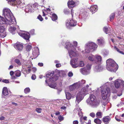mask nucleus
Masks as SVG:
<instances>
[{
    "mask_svg": "<svg viewBox=\"0 0 124 124\" xmlns=\"http://www.w3.org/2000/svg\"><path fill=\"white\" fill-rule=\"evenodd\" d=\"M89 86L88 85H87L86 87H84L78 92L76 97V103L78 104L83 99L84 96L88 94L89 93H90L91 90L90 88L88 89Z\"/></svg>",
    "mask_w": 124,
    "mask_h": 124,
    "instance_id": "f257e3e1",
    "label": "nucleus"
},
{
    "mask_svg": "<svg viewBox=\"0 0 124 124\" xmlns=\"http://www.w3.org/2000/svg\"><path fill=\"white\" fill-rule=\"evenodd\" d=\"M3 15L4 16L6 19L9 20L11 25H15L16 24L15 18L10 10L8 8H6L3 10Z\"/></svg>",
    "mask_w": 124,
    "mask_h": 124,
    "instance_id": "f03ea898",
    "label": "nucleus"
},
{
    "mask_svg": "<svg viewBox=\"0 0 124 124\" xmlns=\"http://www.w3.org/2000/svg\"><path fill=\"white\" fill-rule=\"evenodd\" d=\"M106 68L107 69L111 72H115L118 68V65L114 61L111 59H109L106 61Z\"/></svg>",
    "mask_w": 124,
    "mask_h": 124,
    "instance_id": "7ed1b4c3",
    "label": "nucleus"
},
{
    "mask_svg": "<svg viewBox=\"0 0 124 124\" xmlns=\"http://www.w3.org/2000/svg\"><path fill=\"white\" fill-rule=\"evenodd\" d=\"M86 102L88 105L93 107H97L99 104V102L95 96L92 94H90L89 98L86 101Z\"/></svg>",
    "mask_w": 124,
    "mask_h": 124,
    "instance_id": "20e7f679",
    "label": "nucleus"
},
{
    "mask_svg": "<svg viewBox=\"0 0 124 124\" xmlns=\"http://www.w3.org/2000/svg\"><path fill=\"white\" fill-rule=\"evenodd\" d=\"M66 46L65 47L68 50V53L70 58H72L76 56L77 53L75 47L72 46L70 42L66 43Z\"/></svg>",
    "mask_w": 124,
    "mask_h": 124,
    "instance_id": "39448f33",
    "label": "nucleus"
},
{
    "mask_svg": "<svg viewBox=\"0 0 124 124\" xmlns=\"http://www.w3.org/2000/svg\"><path fill=\"white\" fill-rule=\"evenodd\" d=\"M97 47V45L95 43L89 42L87 43L85 46V51L86 53H89L94 50Z\"/></svg>",
    "mask_w": 124,
    "mask_h": 124,
    "instance_id": "423d86ee",
    "label": "nucleus"
},
{
    "mask_svg": "<svg viewBox=\"0 0 124 124\" xmlns=\"http://www.w3.org/2000/svg\"><path fill=\"white\" fill-rule=\"evenodd\" d=\"M78 58H74L71 60L70 63L73 68H76L78 66L82 67L84 65V63L82 61H80L78 64Z\"/></svg>",
    "mask_w": 124,
    "mask_h": 124,
    "instance_id": "0eeeda50",
    "label": "nucleus"
},
{
    "mask_svg": "<svg viewBox=\"0 0 124 124\" xmlns=\"http://www.w3.org/2000/svg\"><path fill=\"white\" fill-rule=\"evenodd\" d=\"M101 96L102 99L105 100L108 98L110 95V90L106 86L104 87V89L101 90Z\"/></svg>",
    "mask_w": 124,
    "mask_h": 124,
    "instance_id": "6e6552de",
    "label": "nucleus"
},
{
    "mask_svg": "<svg viewBox=\"0 0 124 124\" xmlns=\"http://www.w3.org/2000/svg\"><path fill=\"white\" fill-rule=\"evenodd\" d=\"M66 26L68 28H70V26H74L77 24L76 21L72 19L66 21Z\"/></svg>",
    "mask_w": 124,
    "mask_h": 124,
    "instance_id": "1a4fd4ad",
    "label": "nucleus"
},
{
    "mask_svg": "<svg viewBox=\"0 0 124 124\" xmlns=\"http://www.w3.org/2000/svg\"><path fill=\"white\" fill-rule=\"evenodd\" d=\"M121 85H122L123 86H124V81L119 79L115 80L114 85L116 88H119Z\"/></svg>",
    "mask_w": 124,
    "mask_h": 124,
    "instance_id": "9d476101",
    "label": "nucleus"
},
{
    "mask_svg": "<svg viewBox=\"0 0 124 124\" xmlns=\"http://www.w3.org/2000/svg\"><path fill=\"white\" fill-rule=\"evenodd\" d=\"M9 20L6 19L5 18H4L0 16V24H6L7 25H11V23Z\"/></svg>",
    "mask_w": 124,
    "mask_h": 124,
    "instance_id": "9b49d317",
    "label": "nucleus"
},
{
    "mask_svg": "<svg viewBox=\"0 0 124 124\" xmlns=\"http://www.w3.org/2000/svg\"><path fill=\"white\" fill-rule=\"evenodd\" d=\"M19 35L23 37L24 39L27 40V41H29L30 38V34L29 33L25 32H20L18 33Z\"/></svg>",
    "mask_w": 124,
    "mask_h": 124,
    "instance_id": "f8f14e48",
    "label": "nucleus"
},
{
    "mask_svg": "<svg viewBox=\"0 0 124 124\" xmlns=\"http://www.w3.org/2000/svg\"><path fill=\"white\" fill-rule=\"evenodd\" d=\"M15 48L19 51H21L23 48V44L20 42L17 43L14 45Z\"/></svg>",
    "mask_w": 124,
    "mask_h": 124,
    "instance_id": "ddd939ff",
    "label": "nucleus"
},
{
    "mask_svg": "<svg viewBox=\"0 0 124 124\" xmlns=\"http://www.w3.org/2000/svg\"><path fill=\"white\" fill-rule=\"evenodd\" d=\"M104 69L103 66L100 64L96 66L94 69V71L96 72H100L102 71Z\"/></svg>",
    "mask_w": 124,
    "mask_h": 124,
    "instance_id": "4468645a",
    "label": "nucleus"
},
{
    "mask_svg": "<svg viewBox=\"0 0 124 124\" xmlns=\"http://www.w3.org/2000/svg\"><path fill=\"white\" fill-rule=\"evenodd\" d=\"M95 63L98 64L100 63L102 60V57L100 55L98 54L95 55Z\"/></svg>",
    "mask_w": 124,
    "mask_h": 124,
    "instance_id": "2eb2a0df",
    "label": "nucleus"
},
{
    "mask_svg": "<svg viewBox=\"0 0 124 124\" xmlns=\"http://www.w3.org/2000/svg\"><path fill=\"white\" fill-rule=\"evenodd\" d=\"M80 72L83 74L84 75H87L89 73V70L86 68H81L80 69Z\"/></svg>",
    "mask_w": 124,
    "mask_h": 124,
    "instance_id": "dca6fc26",
    "label": "nucleus"
},
{
    "mask_svg": "<svg viewBox=\"0 0 124 124\" xmlns=\"http://www.w3.org/2000/svg\"><path fill=\"white\" fill-rule=\"evenodd\" d=\"M25 10L26 12H31L33 11L32 7L29 5L26 6Z\"/></svg>",
    "mask_w": 124,
    "mask_h": 124,
    "instance_id": "f3484780",
    "label": "nucleus"
},
{
    "mask_svg": "<svg viewBox=\"0 0 124 124\" xmlns=\"http://www.w3.org/2000/svg\"><path fill=\"white\" fill-rule=\"evenodd\" d=\"M97 44L100 45H102L105 43L104 39L102 37H101L97 40Z\"/></svg>",
    "mask_w": 124,
    "mask_h": 124,
    "instance_id": "a211bd4d",
    "label": "nucleus"
},
{
    "mask_svg": "<svg viewBox=\"0 0 124 124\" xmlns=\"http://www.w3.org/2000/svg\"><path fill=\"white\" fill-rule=\"evenodd\" d=\"M68 5L69 7H72L75 6L76 3L72 0H70L68 3Z\"/></svg>",
    "mask_w": 124,
    "mask_h": 124,
    "instance_id": "6ab92c4d",
    "label": "nucleus"
},
{
    "mask_svg": "<svg viewBox=\"0 0 124 124\" xmlns=\"http://www.w3.org/2000/svg\"><path fill=\"white\" fill-rule=\"evenodd\" d=\"M91 10L92 13H94L98 10V7L96 5L92 6L90 8Z\"/></svg>",
    "mask_w": 124,
    "mask_h": 124,
    "instance_id": "aec40b11",
    "label": "nucleus"
},
{
    "mask_svg": "<svg viewBox=\"0 0 124 124\" xmlns=\"http://www.w3.org/2000/svg\"><path fill=\"white\" fill-rule=\"evenodd\" d=\"M95 55L92 54L89 55L88 56V60L94 63H95Z\"/></svg>",
    "mask_w": 124,
    "mask_h": 124,
    "instance_id": "412c9836",
    "label": "nucleus"
},
{
    "mask_svg": "<svg viewBox=\"0 0 124 124\" xmlns=\"http://www.w3.org/2000/svg\"><path fill=\"white\" fill-rule=\"evenodd\" d=\"M39 49L38 48H35L34 50L33 51L32 54L35 57L38 56L39 55Z\"/></svg>",
    "mask_w": 124,
    "mask_h": 124,
    "instance_id": "4be33fe9",
    "label": "nucleus"
},
{
    "mask_svg": "<svg viewBox=\"0 0 124 124\" xmlns=\"http://www.w3.org/2000/svg\"><path fill=\"white\" fill-rule=\"evenodd\" d=\"M58 79V77L57 76H54L51 78L49 79V82H53L56 81Z\"/></svg>",
    "mask_w": 124,
    "mask_h": 124,
    "instance_id": "5701e85b",
    "label": "nucleus"
},
{
    "mask_svg": "<svg viewBox=\"0 0 124 124\" xmlns=\"http://www.w3.org/2000/svg\"><path fill=\"white\" fill-rule=\"evenodd\" d=\"M110 118L108 116L104 117L103 118L102 121L105 124L108 123L110 120Z\"/></svg>",
    "mask_w": 124,
    "mask_h": 124,
    "instance_id": "b1692460",
    "label": "nucleus"
},
{
    "mask_svg": "<svg viewBox=\"0 0 124 124\" xmlns=\"http://www.w3.org/2000/svg\"><path fill=\"white\" fill-rule=\"evenodd\" d=\"M85 80H82L81 81H78V83H76V85L78 86V87L79 88L80 87L82 86V85L85 83Z\"/></svg>",
    "mask_w": 124,
    "mask_h": 124,
    "instance_id": "393cba45",
    "label": "nucleus"
},
{
    "mask_svg": "<svg viewBox=\"0 0 124 124\" xmlns=\"http://www.w3.org/2000/svg\"><path fill=\"white\" fill-rule=\"evenodd\" d=\"M78 86L76 84V83L74 84L69 87L70 90L71 91H73L75 89L78 88Z\"/></svg>",
    "mask_w": 124,
    "mask_h": 124,
    "instance_id": "a878e982",
    "label": "nucleus"
},
{
    "mask_svg": "<svg viewBox=\"0 0 124 124\" xmlns=\"http://www.w3.org/2000/svg\"><path fill=\"white\" fill-rule=\"evenodd\" d=\"M2 94L4 96L8 95V92L7 87H4L3 88L2 90Z\"/></svg>",
    "mask_w": 124,
    "mask_h": 124,
    "instance_id": "bb28decb",
    "label": "nucleus"
},
{
    "mask_svg": "<svg viewBox=\"0 0 124 124\" xmlns=\"http://www.w3.org/2000/svg\"><path fill=\"white\" fill-rule=\"evenodd\" d=\"M66 99L68 100H70L71 98L73 97L72 95L68 92H65Z\"/></svg>",
    "mask_w": 124,
    "mask_h": 124,
    "instance_id": "cd10ccee",
    "label": "nucleus"
},
{
    "mask_svg": "<svg viewBox=\"0 0 124 124\" xmlns=\"http://www.w3.org/2000/svg\"><path fill=\"white\" fill-rule=\"evenodd\" d=\"M16 30V28L14 27L10 26L8 29V30L10 32L14 34Z\"/></svg>",
    "mask_w": 124,
    "mask_h": 124,
    "instance_id": "c85d7f7f",
    "label": "nucleus"
},
{
    "mask_svg": "<svg viewBox=\"0 0 124 124\" xmlns=\"http://www.w3.org/2000/svg\"><path fill=\"white\" fill-rule=\"evenodd\" d=\"M53 75V74L51 72H49L46 75V80L45 81L46 82L47 84H48V83L47 82V80L48 79V78H49L52 76Z\"/></svg>",
    "mask_w": 124,
    "mask_h": 124,
    "instance_id": "c756f323",
    "label": "nucleus"
},
{
    "mask_svg": "<svg viewBox=\"0 0 124 124\" xmlns=\"http://www.w3.org/2000/svg\"><path fill=\"white\" fill-rule=\"evenodd\" d=\"M21 72L19 70H17L14 72V74L16 77H19L21 75Z\"/></svg>",
    "mask_w": 124,
    "mask_h": 124,
    "instance_id": "7c9ffc66",
    "label": "nucleus"
},
{
    "mask_svg": "<svg viewBox=\"0 0 124 124\" xmlns=\"http://www.w3.org/2000/svg\"><path fill=\"white\" fill-rule=\"evenodd\" d=\"M96 117L99 118H101L102 117V113L101 112H98L96 114Z\"/></svg>",
    "mask_w": 124,
    "mask_h": 124,
    "instance_id": "2f4dec72",
    "label": "nucleus"
},
{
    "mask_svg": "<svg viewBox=\"0 0 124 124\" xmlns=\"http://www.w3.org/2000/svg\"><path fill=\"white\" fill-rule=\"evenodd\" d=\"M51 18L52 20L53 21H55L57 20V17L56 14H54L52 15Z\"/></svg>",
    "mask_w": 124,
    "mask_h": 124,
    "instance_id": "473e14b6",
    "label": "nucleus"
},
{
    "mask_svg": "<svg viewBox=\"0 0 124 124\" xmlns=\"http://www.w3.org/2000/svg\"><path fill=\"white\" fill-rule=\"evenodd\" d=\"M94 122L96 124H101V121L98 118L95 119L94 120Z\"/></svg>",
    "mask_w": 124,
    "mask_h": 124,
    "instance_id": "72a5a7b5",
    "label": "nucleus"
},
{
    "mask_svg": "<svg viewBox=\"0 0 124 124\" xmlns=\"http://www.w3.org/2000/svg\"><path fill=\"white\" fill-rule=\"evenodd\" d=\"M14 74V72L13 71H11L10 72V74L11 76V78L12 79H15L16 78V77L14 76H13Z\"/></svg>",
    "mask_w": 124,
    "mask_h": 124,
    "instance_id": "f704fd0d",
    "label": "nucleus"
},
{
    "mask_svg": "<svg viewBox=\"0 0 124 124\" xmlns=\"http://www.w3.org/2000/svg\"><path fill=\"white\" fill-rule=\"evenodd\" d=\"M115 16V14L114 13L112 14L110 16V21H111L114 17Z\"/></svg>",
    "mask_w": 124,
    "mask_h": 124,
    "instance_id": "c9c22d12",
    "label": "nucleus"
},
{
    "mask_svg": "<svg viewBox=\"0 0 124 124\" xmlns=\"http://www.w3.org/2000/svg\"><path fill=\"white\" fill-rule=\"evenodd\" d=\"M18 65H21V63L20 62L19 60L16 59L14 61Z\"/></svg>",
    "mask_w": 124,
    "mask_h": 124,
    "instance_id": "e433bc0d",
    "label": "nucleus"
},
{
    "mask_svg": "<svg viewBox=\"0 0 124 124\" xmlns=\"http://www.w3.org/2000/svg\"><path fill=\"white\" fill-rule=\"evenodd\" d=\"M24 92L26 93H28L30 92V89L28 87H27L24 90Z\"/></svg>",
    "mask_w": 124,
    "mask_h": 124,
    "instance_id": "4c0bfd02",
    "label": "nucleus"
},
{
    "mask_svg": "<svg viewBox=\"0 0 124 124\" xmlns=\"http://www.w3.org/2000/svg\"><path fill=\"white\" fill-rule=\"evenodd\" d=\"M16 0H9L8 1V3L12 5H14V3Z\"/></svg>",
    "mask_w": 124,
    "mask_h": 124,
    "instance_id": "58836bf2",
    "label": "nucleus"
},
{
    "mask_svg": "<svg viewBox=\"0 0 124 124\" xmlns=\"http://www.w3.org/2000/svg\"><path fill=\"white\" fill-rule=\"evenodd\" d=\"M103 30L106 34H107L108 33V28L106 27H104L103 29Z\"/></svg>",
    "mask_w": 124,
    "mask_h": 124,
    "instance_id": "ea45409f",
    "label": "nucleus"
},
{
    "mask_svg": "<svg viewBox=\"0 0 124 124\" xmlns=\"http://www.w3.org/2000/svg\"><path fill=\"white\" fill-rule=\"evenodd\" d=\"M48 85L50 87L53 88L55 89L56 87V85L55 84L54 85L52 84L50 85L48 84Z\"/></svg>",
    "mask_w": 124,
    "mask_h": 124,
    "instance_id": "a19ab883",
    "label": "nucleus"
},
{
    "mask_svg": "<svg viewBox=\"0 0 124 124\" xmlns=\"http://www.w3.org/2000/svg\"><path fill=\"white\" fill-rule=\"evenodd\" d=\"M31 46L30 45H28L27 46L26 50L28 51H29L31 48Z\"/></svg>",
    "mask_w": 124,
    "mask_h": 124,
    "instance_id": "79ce46f5",
    "label": "nucleus"
},
{
    "mask_svg": "<svg viewBox=\"0 0 124 124\" xmlns=\"http://www.w3.org/2000/svg\"><path fill=\"white\" fill-rule=\"evenodd\" d=\"M63 117L60 115L59 116H58V119L59 120H60L61 121L63 120Z\"/></svg>",
    "mask_w": 124,
    "mask_h": 124,
    "instance_id": "37998d69",
    "label": "nucleus"
},
{
    "mask_svg": "<svg viewBox=\"0 0 124 124\" xmlns=\"http://www.w3.org/2000/svg\"><path fill=\"white\" fill-rule=\"evenodd\" d=\"M117 95L118 96H120L122 94V92L121 91H118L117 92Z\"/></svg>",
    "mask_w": 124,
    "mask_h": 124,
    "instance_id": "c03bdc74",
    "label": "nucleus"
},
{
    "mask_svg": "<svg viewBox=\"0 0 124 124\" xmlns=\"http://www.w3.org/2000/svg\"><path fill=\"white\" fill-rule=\"evenodd\" d=\"M90 116H91L93 118L95 116V114L93 112H92V113H91L90 114Z\"/></svg>",
    "mask_w": 124,
    "mask_h": 124,
    "instance_id": "a18cd8bd",
    "label": "nucleus"
},
{
    "mask_svg": "<svg viewBox=\"0 0 124 124\" xmlns=\"http://www.w3.org/2000/svg\"><path fill=\"white\" fill-rule=\"evenodd\" d=\"M37 18L39 19L40 21H42L43 20V18L40 15H39L38 17Z\"/></svg>",
    "mask_w": 124,
    "mask_h": 124,
    "instance_id": "49530a36",
    "label": "nucleus"
},
{
    "mask_svg": "<svg viewBox=\"0 0 124 124\" xmlns=\"http://www.w3.org/2000/svg\"><path fill=\"white\" fill-rule=\"evenodd\" d=\"M77 43L76 41H74L73 42V44L74 45V46H73L72 44L71 45L72 46H73V47H75V48H76V47L77 45Z\"/></svg>",
    "mask_w": 124,
    "mask_h": 124,
    "instance_id": "de8ad7c7",
    "label": "nucleus"
},
{
    "mask_svg": "<svg viewBox=\"0 0 124 124\" xmlns=\"http://www.w3.org/2000/svg\"><path fill=\"white\" fill-rule=\"evenodd\" d=\"M36 111L39 113H40L41 112V109L39 108H37L36 109Z\"/></svg>",
    "mask_w": 124,
    "mask_h": 124,
    "instance_id": "09e8293b",
    "label": "nucleus"
},
{
    "mask_svg": "<svg viewBox=\"0 0 124 124\" xmlns=\"http://www.w3.org/2000/svg\"><path fill=\"white\" fill-rule=\"evenodd\" d=\"M91 65L89 64H88L86 66L87 69L89 70L91 68Z\"/></svg>",
    "mask_w": 124,
    "mask_h": 124,
    "instance_id": "8fccbe9b",
    "label": "nucleus"
},
{
    "mask_svg": "<svg viewBox=\"0 0 124 124\" xmlns=\"http://www.w3.org/2000/svg\"><path fill=\"white\" fill-rule=\"evenodd\" d=\"M30 33L32 35L34 34V29L31 30L30 31Z\"/></svg>",
    "mask_w": 124,
    "mask_h": 124,
    "instance_id": "3c124183",
    "label": "nucleus"
},
{
    "mask_svg": "<svg viewBox=\"0 0 124 124\" xmlns=\"http://www.w3.org/2000/svg\"><path fill=\"white\" fill-rule=\"evenodd\" d=\"M4 32V29L3 27L0 26V32Z\"/></svg>",
    "mask_w": 124,
    "mask_h": 124,
    "instance_id": "603ef678",
    "label": "nucleus"
},
{
    "mask_svg": "<svg viewBox=\"0 0 124 124\" xmlns=\"http://www.w3.org/2000/svg\"><path fill=\"white\" fill-rule=\"evenodd\" d=\"M73 73L71 72H70L68 73V75L70 77H71L73 76Z\"/></svg>",
    "mask_w": 124,
    "mask_h": 124,
    "instance_id": "864d4df0",
    "label": "nucleus"
},
{
    "mask_svg": "<svg viewBox=\"0 0 124 124\" xmlns=\"http://www.w3.org/2000/svg\"><path fill=\"white\" fill-rule=\"evenodd\" d=\"M2 81L3 82L5 83H8L9 82L8 81L7 79H4Z\"/></svg>",
    "mask_w": 124,
    "mask_h": 124,
    "instance_id": "5fc2aeb1",
    "label": "nucleus"
},
{
    "mask_svg": "<svg viewBox=\"0 0 124 124\" xmlns=\"http://www.w3.org/2000/svg\"><path fill=\"white\" fill-rule=\"evenodd\" d=\"M31 78L33 80H35L36 78V76L34 75H33L31 77Z\"/></svg>",
    "mask_w": 124,
    "mask_h": 124,
    "instance_id": "6e6d98bb",
    "label": "nucleus"
},
{
    "mask_svg": "<svg viewBox=\"0 0 124 124\" xmlns=\"http://www.w3.org/2000/svg\"><path fill=\"white\" fill-rule=\"evenodd\" d=\"M80 118V121L81 122V124H83L84 123V122L83 121V117H82V116H81V117Z\"/></svg>",
    "mask_w": 124,
    "mask_h": 124,
    "instance_id": "4d7b16f0",
    "label": "nucleus"
},
{
    "mask_svg": "<svg viewBox=\"0 0 124 124\" xmlns=\"http://www.w3.org/2000/svg\"><path fill=\"white\" fill-rule=\"evenodd\" d=\"M56 66L57 67L59 68L61 67V65L60 63H57L56 64Z\"/></svg>",
    "mask_w": 124,
    "mask_h": 124,
    "instance_id": "13d9d810",
    "label": "nucleus"
},
{
    "mask_svg": "<svg viewBox=\"0 0 124 124\" xmlns=\"http://www.w3.org/2000/svg\"><path fill=\"white\" fill-rule=\"evenodd\" d=\"M78 114L80 117H81V116H82V117L83 116L82 115V113L81 112H79L78 113Z\"/></svg>",
    "mask_w": 124,
    "mask_h": 124,
    "instance_id": "bf43d9fd",
    "label": "nucleus"
},
{
    "mask_svg": "<svg viewBox=\"0 0 124 124\" xmlns=\"http://www.w3.org/2000/svg\"><path fill=\"white\" fill-rule=\"evenodd\" d=\"M13 67V66L12 65H11L9 66V67L8 68V69L9 70H10L12 69Z\"/></svg>",
    "mask_w": 124,
    "mask_h": 124,
    "instance_id": "052dcab7",
    "label": "nucleus"
},
{
    "mask_svg": "<svg viewBox=\"0 0 124 124\" xmlns=\"http://www.w3.org/2000/svg\"><path fill=\"white\" fill-rule=\"evenodd\" d=\"M38 65L40 66H43V64L42 63H39L38 64Z\"/></svg>",
    "mask_w": 124,
    "mask_h": 124,
    "instance_id": "680f3d73",
    "label": "nucleus"
},
{
    "mask_svg": "<svg viewBox=\"0 0 124 124\" xmlns=\"http://www.w3.org/2000/svg\"><path fill=\"white\" fill-rule=\"evenodd\" d=\"M124 104V103L122 102H120V104H118V105L117 106L118 107V106H119L121 105H123Z\"/></svg>",
    "mask_w": 124,
    "mask_h": 124,
    "instance_id": "e2e57ef3",
    "label": "nucleus"
},
{
    "mask_svg": "<svg viewBox=\"0 0 124 124\" xmlns=\"http://www.w3.org/2000/svg\"><path fill=\"white\" fill-rule=\"evenodd\" d=\"M78 121H75L73 122V124H78Z\"/></svg>",
    "mask_w": 124,
    "mask_h": 124,
    "instance_id": "0e129e2a",
    "label": "nucleus"
},
{
    "mask_svg": "<svg viewBox=\"0 0 124 124\" xmlns=\"http://www.w3.org/2000/svg\"><path fill=\"white\" fill-rule=\"evenodd\" d=\"M32 70L33 72H35L36 71V69L35 68H33Z\"/></svg>",
    "mask_w": 124,
    "mask_h": 124,
    "instance_id": "69168bd1",
    "label": "nucleus"
},
{
    "mask_svg": "<svg viewBox=\"0 0 124 124\" xmlns=\"http://www.w3.org/2000/svg\"><path fill=\"white\" fill-rule=\"evenodd\" d=\"M55 114L57 116L58 115H60V113L58 111H57L55 112Z\"/></svg>",
    "mask_w": 124,
    "mask_h": 124,
    "instance_id": "338daca9",
    "label": "nucleus"
},
{
    "mask_svg": "<svg viewBox=\"0 0 124 124\" xmlns=\"http://www.w3.org/2000/svg\"><path fill=\"white\" fill-rule=\"evenodd\" d=\"M64 13L66 14H67L69 13V12L67 11L66 10H64Z\"/></svg>",
    "mask_w": 124,
    "mask_h": 124,
    "instance_id": "774afa93",
    "label": "nucleus"
}]
</instances>
